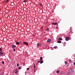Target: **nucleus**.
Here are the masks:
<instances>
[{"label": "nucleus", "mask_w": 75, "mask_h": 75, "mask_svg": "<svg viewBox=\"0 0 75 75\" xmlns=\"http://www.w3.org/2000/svg\"><path fill=\"white\" fill-rule=\"evenodd\" d=\"M74 71V69H73V68H71L70 69H69V73H67V74H70L71 72H73Z\"/></svg>", "instance_id": "obj_1"}, {"label": "nucleus", "mask_w": 75, "mask_h": 75, "mask_svg": "<svg viewBox=\"0 0 75 75\" xmlns=\"http://www.w3.org/2000/svg\"><path fill=\"white\" fill-rule=\"evenodd\" d=\"M69 37H67L65 38L66 41H68L69 40Z\"/></svg>", "instance_id": "obj_2"}, {"label": "nucleus", "mask_w": 75, "mask_h": 75, "mask_svg": "<svg viewBox=\"0 0 75 75\" xmlns=\"http://www.w3.org/2000/svg\"><path fill=\"white\" fill-rule=\"evenodd\" d=\"M23 44H25V45H28V43L27 42H23Z\"/></svg>", "instance_id": "obj_3"}, {"label": "nucleus", "mask_w": 75, "mask_h": 75, "mask_svg": "<svg viewBox=\"0 0 75 75\" xmlns=\"http://www.w3.org/2000/svg\"><path fill=\"white\" fill-rule=\"evenodd\" d=\"M12 47L13 48H16V46L15 45H12Z\"/></svg>", "instance_id": "obj_4"}, {"label": "nucleus", "mask_w": 75, "mask_h": 75, "mask_svg": "<svg viewBox=\"0 0 75 75\" xmlns=\"http://www.w3.org/2000/svg\"><path fill=\"white\" fill-rule=\"evenodd\" d=\"M3 54V52H0V55L1 56V55H2Z\"/></svg>", "instance_id": "obj_5"}, {"label": "nucleus", "mask_w": 75, "mask_h": 75, "mask_svg": "<svg viewBox=\"0 0 75 75\" xmlns=\"http://www.w3.org/2000/svg\"><path fill=\"white\" fill-rule=\"evenodd\" d=\"M51 40L50 39H48L47 40V42H51Z\"/></svg>", "instance_id": "obj_6"}, {"label": "nucleus", "mask_w": 75, "mask_h": 75, "mask_svg": "<svg viewBox=\"0 0 75 75\" xmlns=\"http://www.w3.org/2000/svg\"><path fill=\"white\" fill-rule=\"evenodd\" d=\"M15 72L16 74H17V70L16 69H15Z\"/></svg>", "instance_id": "obj_7"}, {"label": "nucleus", "mask_w": 75, "mask_h": 75, "mask_svg": "<svg viewBox=\"0 0 75 75\" xmlns=\"http://www.w3.org/2000/svg\"><path fill=\"white\" fill-rule=\"evenodd\" d=\"M53 25H57V23H53Z\"/></svg>", "instance_id": "obj_8"}, {"label": "nucleus", "mask_w": 75, "mask_h": 75, "mask_svg": "<svg viewBox=\"0 0 75 75\" xmlns=\"http://www.w3.org/2000/svg\"><path fill=\"white\" fill-rule=\"evenodd\" d=\"M57 42L58 43H61V41H58Z\"/></svg>", "instance_id": "obj_9"}, {"label": "nucleus", "mask_w": 75, "mask_h": 75, "mask_svg": "<svg viewBox=\"0 0 75 75\" xmlns=\"http://www.w3.org/2000/svg\"><path fill=\"white\" fill-rule=\"evenodd\" d=\"M16 44L17 45H18L19 44H20V42H17L16 43Z\"/></svg>", "instance_id": "obj_10"}, {"label": "nucleus", "mask_w": 75, "mask_h": 75, "mask_svg": "<svg viewBox=\"0 0 75 75\" xmlns=\"http://www.w3.org/2000/svg\"><path fill=\"white\" fill-rule=\"evenodd\" d=\"M39 45H40V44H39V43H38V44H37V47H38V46H39Z\"/></svg>", "instance_id": "obj_11"}, {"label": "nucleus", "mask_w": 75, "mask_h": 75, "mask_svg": "<svg viewBox=\"0 0 75 75\" xmlns=\"http://www.w3.org/2000/svg\"><path fill=\"white\" fill-rule=\"evenodd\" d=\"M42 63H43V61H40V64H42Z\"/></svg>", "instance_id": "obj_12"}, {"label": "nucleus", "mask_w": 75, "mask_h": 75, "mask_svg": "<svg viewBox=\"0 0 75 75\" xmlns=\"http://www.w3.org/2000/svg\"><path fill=\"white\" fill-rule=\"evenodd\" d=\"M58 40H62V38H59Z\"/></svg>", "instance_id": "obj_13"}, {"label": "nucleus", "mask_w": 75, "mask_h": 75, "mask_svg": "<svg viewBox=\"0 0 75 75\" xmlns=\"http://www.w3.org/2000/svg\"><path fill=\"white\" fill-rule=\"evenodd\" d=\"M56 72L57 73H59V71H57Z\"/></svg>", "instance_id": "obj_14"}, {"label": "nucleus", "mask_w": 75, "mask_h": 75, "mask_svg": "<svg viewBox=\"0 0 75 75\" xmlns=\"http://www.w3.org/2000/svg\"><path fill=\"white\" fill-rule=\"evenodd\" d=\"M54 48L55 49L57 48V46H55L54 47Z\"/></svg>", "instance_id": "obj_15"}, {"label": "nucleus", "mask_w": 75, "mask_h": 75, "mask_svg": "<svg viewBox=\"0 0 75 75\" xmlns=\"http://www.w3.org/2000/svg\"><path fill=\"white\" fill-rule=\"evenodd\" d=\"M72 61L71 60H69V62H71Z\"/></svg>", "instance_id": "obj_16"}, {"label": "nucleus", "mask_w": 75, "mask_h": 75, "mask_svg": "<svg viewBox=\"0 0 75 75\" xmlns=\"http://www.w3.org/2000/svg\"><path fill=\"white\" fill-rule=\"evenodd\" d=\"M48 30H49V28H47V29L46 30H47V31H48Z\"/></svg>", "instance_id": "obj_17"}, {"label": "nucleus", "mask_w": 75, "mask_h": 75, "mask_svg": "<svg viewBox=\"0 0 75 75\" xmlns=\"http://www.w3.org/2000/svg\"><path fill=\"white\" fill-rule=\"evenodd\" d=\"M67 63V61H65V64H66Z\"/></svg>", "instance_id": "obj_18"}, {"label": "nucleus", "mask_w": 75, "mask_h": 75, "mask_svg": "<svg viewBox=\"0 0 75 75\" xmlns=\"http://www.w3.org/2000/svg\"><path fill=\"white\" fill-rule=\"evenodd\" d=\"M8 0H7L6 1V3H7V2H8Z\"/></svg>", "instance_id": "obj_19"}, {"label": "nucleus", "mask_w": 75, "mask_h": 75, "mask_svg": "<svg viewBox=\"0 0 75 75\" xmlns=\"http://www.w3.org/2000/svg\"><path fill=\"white\" fill-rule=\"evenodd\" d=\"M58 26H57L56 28V29H58Z\"/></svg>", "instance_id": "obj_20"}, {"label": "nucleus", "mask_w": 75, "mask_h": 75, "mask_svg": "<svg viewBox=\"0 0 75 75\" xmlns=\"http://www.w3.org/2000/svg\"><path fill=\"white\" fill-rule=\"evenodd\" d=\"M2 64H4V62H2Z\"/></svg>", "instance_id": "obj_21"}, {"label": "nucleus", "mask_w": 75, "mask_h": 75, "mask_svg": "<svg viewBox=\"0 0 75 75\" xmlns=\"http://www.w3.org/2000/svg\"><path fill=\"white\" fill-rule=\"evenodd\" d=\"M13 50L14 51H16V50L14 49H13Z\"/></svg>", "instance_id": "obj_22"}, {"label": "nucleus", "mask_w": 75, "mask_h": 75, "mask_svg": "<svg viewBox=\"0 0 75 75\" xmlns=\"http://www.w3.org/2000/svg\"><path fill=\"white\" fill-rule=\"evenodd\" d=\"M18 69H21V68H20V67H18Z\"/></svg>", "instance_id": "obj_23"}, {"label": "nucleus", "mask_w": 75, "mask_h": 75, "mask_svg": "<svg viewBox=\"0 0 75 75\" xmlns=\"http://www.w3.org/2000/svg\"><path fill=\"white\" fill-rule=\"evenodd\" d=\"M1 51V48H0V51Z\"/></svg>", "instance_id": "obj_24"}, {"label": "nucleus", "mask_w": 75, "mask_h": 75, "mask_svg": "<svg viewBox=\"0 0 75 75\" xmlns=\"http://www.w3.org/2000/svg\"><path fill=\"white\" fill-rule=\"evenodd\" d=\"M29 68H27V70H29Z\"/></svg>", "instance_id": "obj_25"}, {"label": "nucleus", "mask_w": 75, "mask_h": 75, "mask_svg": "<svg viewBox=\"0 0 75 75\" xmlns=\"http://www.w3.org/2000/svg\"><path fill=\"white\" fill-rule=\"evenodd\" d=\"M17 67H18L19 66V65H18V64H17Z\"/></svg>", "instance_id": "obj_26"}, {"label": "nucleus", "mask_w": 75, "mask_h": 75, "mask_svg": "<svg viewBox=\"0 0 75 75\" xmlns=\"http://www.w3.org/2000/svg\"><path fill=\"white\" fill-rule=\"evenodd\" d=\"M40 59H42V57H40Z\"/></svg>", "instance_id": "obj_27"}, {"label": "nucleus", "mask_w": 75, "mask_h": 75, "mask_svg": "<svg viewBox=\"0 0 75 75\" xmlns=\"http://www.w3.org/2000/svg\"><path fill=\"white\" fill-rule=\"evenodd\" d=\"M41 62V61H39L38 62Z\"/></svg>", "instance_id": "obj_28"}, {"label": "nucleus", "mask_w": 75, "mask_h": 75, "mask_svg": "<svg viewBox=\"0 0 75 75\" xmlns=\"http://www.w3.org/2000/svg\"><path fill=\"white\" fill-rule=\"evenodd\" d=\"M26 1H24V2H26Z\"/></svg>", "instance_id": "obj_29"}, {"label": "nucleus", "mask_w": 75, "mask_h": 75, "mask_svg": "<svg viewBox=\"0 0 75 75\" xmlns=\"http://www.w3.org/2000/svg\"><path fill=\"white\" fill-rule=\"evenodd\" d=\"M34 68H35V66H34Z\"/></svg>", "instance_id": "obj_30"}, {"label": "nucleus", "mask_w": 75, "mask_h": 75, "mask_svg": "<svg viewBox=\"0 0 75 75\" xmlns=\"http://www.w3.org/2000/svg\"><path fill=\"white\" fill-rule=\"evenodd\" d=\"M74 65H75V62H74Z\"/></svg>", "instance_id": "obj_31"}, {"label": "nucleus", "mask_w": 75, "mask_h": 75, "mask_svg": "<svg viewBox=\"0 0 75 75\" xmlns=\"http://www.w3.org/2000/svg\"><path fill=\"white\" fill-rule=\"evenodd\" d=\"M40 61H42V59H40Z\"/></svg>", "instance_id": "obj_32"}, {"label": "nucleus", "mask_w": 75, "mask_h": 75, "mask_svg": "<svg viewBox=\"0 0 75 75\" xmlns=\"http://www.w3.org/2000/svg\"><path fill=\"white\" fill-rule=\"evenodd\" d=\"M41 28H43V27H42Z\"/></svg>", "instance_id": "obj_33"}, {"label": "nucleus", "mask_w": 75, "mask_h": 75, "mask_svg": "<svg viewBox=\"0 0 75 75\" xmlns=\"http://www.w3.org/2000/svg\"><path fill=\"white\" fill-rule=\"evenodd\" d=\"M24 1H25V0H24Z\"/></svg>", "instance_id": "obj_34"}, {"label": "nucleus", "mask_w": 75, "mask_h": 75, "mask_svg": "<svg viewBox=\"0 0 75 75\" xmlns=\"http://www.w3.org/2000/svg\"><path fill=\"white\" fill-rule=\"evenodd\" d=\"M0 75H1V74H0Z\"/></svg>", "instance_id": "obj_35"}, {"label": "nucleus", "mask_w": 75, "mask_h": 75, "mask_svg": "<svg viewBox=\"0 0 75 75\" xmlns=\"http://www.w3.org/2000/svg\"><path fill=\"white\" fill-rule=\"evenodd\" d=\"M25 75H27L25 74Z\"/></svg>", "instance_id": "obj_36"}]
</instances>
